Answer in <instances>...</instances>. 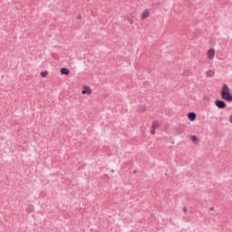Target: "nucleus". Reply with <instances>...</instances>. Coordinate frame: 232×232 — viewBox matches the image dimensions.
I'll list each match as a JSON object with an SVG mask.
<instances>
[{
  "instance_id": "obj_15",
  "label": "nucleus",
  "mask_w": 232,
  "mask_h": 232,
  "mask_svg": "<svg viewBox=\"0 0 232 232\" xmlns=\"http://www.w3.org/2000/svg\"><path fill=\"white\" fill-rule=\"evenodd\" d=\"M150 134H151V135H155V129H152V130H150Z\"/></svg>"
},
{
  "instance_id": "obj_18",
  "label": "nucleus",
  "mask_w": 232,
  "mask_h": 232,
  "mask_svg": "<svg viewBox=\"0 0 232 232\" xmlns=\"http://www.w3.org/2000/svg\"><path fill=\"white\" fill-rule=\"evenodd\" d=\"M229 122H231V124H232V115H230V117H229Z\"/></svg>"
},
{
  "instance_id": "obj_16",
  "label": "nucleus",
  "mask_w": 232,
  "mask_h": 232,
  "mask_svg": "<svg viewBox=\"0 0 232 232\" xmlns=\"http://www.w3.org/2000/svg\"><path fill=\"white\" fill-rule=\"evenodd\" d=\"M184 213H188V208L186 207L183 208Z\"/></svg>"
},
{
  "instance_id": "obj_4",
  "label": "nucleus",
  "mask_w": 232,
  "mask_h": 232,
  "mask_svg": "<svg viewBox=\"0 0 232 232\" xmlns=\"http://www.w3.org/2000/svg\"><path fill=\"white\" fill-rule=\"evenodd\" d=\"M150 17V10L146 9L142 14H141V20L144 21V19H148Z\"/></svg>"
},
{
  "instance_id": "obj_13",
  "label": "nucleus",
  "mask_w": 232,
  "mask_h": 232,
  "mask_svg": "<svg viewBox=\"0 0 232 232\" xmlns=\"http://www.w3.org/2000/svg\"><path fill=\"white\" fill-rule=\"evenodd\" d=\"M27 211H30V213H34V206L29 207V208H27Z\"/></svg>"
},
{
  "instance_id": "obj_7",
  "label": "nucleus",
  "mask_w": 232,
  "mask_h": 232,
  "mask_svg": "<svg viewBox=\"0 0 232 232\" xmlns=\"http://www.w3.org/2000/svg\"><path fill=\"white\" fill-rule=\"evenodd\" d=\"M62 75H70V71L67 68L61 69Z\"/></svg>"
},
{
  "instance_id": "obj_17",
  "label": "nucleus",
  "mask_w": 232,
  "mask_h": 232,
  "mask_svg": "<svg viewBox=\"0 0 232 232\" xmlns=\"http://www.w3.org/2000/svg\"><path fill=\"white\" fill-rule=\"evenodd\" d=\"M209 209L210 211H215V207H211Z\"/></svg>"
},
{
  "instance_id": "obj_3",
  "label": "nucleus",
  "mask_w": 232,
  "mask_h": 232,
  "mask_svg": "<svg viewBox=\"0 0 232 232\" xmlns=\"http://www.w3.org/2000/svg\"><path fill=\"white\" fill-rule=\"evenodd\" d=\"M207 57L209 60L215 59V49H210L208 51Z\"/></svg>"
},
{
  "instance_id": "obj_1",
  "label": "nucleus",
  "mask_w": 232,
  "mask_h": 232,
  "mask_svg": "<svg viewBox=\"0 0 232 232\" xmlns=\"http://www.w3.org/2000/svg\"><path fill=\"white\" fill-rule=\"evenodd\" d=\"M221 97L224 101H227L228 102H232V95L229 92V87L227 84H224L221 91Z\"/></svg>"
},
{
  "instance_id": "obj_19",
  "label": "nucleus",
  "mask_w": 232,
  "mask_h": 232,
  "mask_svg": "<svg viewBox=\"0 0 232 232\" xmlns=\"http://www.w3.org/2000/svg\"><path fill=\"white\" fill-rule=\"evenodd\" d=\"M130 24H133V20H130Z\"/></svg>"
},
{
  "instance_id": "obj_9",
  "label": "nucleus",
  "mask_w": 232,
  "mask_h": 232,
  "mask_svg": "<svg viewBox=\"0 0 232 232\" xmlns=\"http://www.w3.org/2000/svg\"><path fill=\"white\" fill-rule=\"evenodd\" d=\"M160 127V125H159V121H152V130H157Z\"/></svg>"
},
{
  "instance_id": "obj_11",
  "label": "nucleus",
  "mask_w": 232,
  "mask_h": 232,
  "mask_svg": "<svg viewBox=\"0 0 232 232\" xmlns=\"http://www.w3.org/2000/svg\"><path fill=\"white\" fill-rule=\"evenodd\" d=\"M41 77H48V72L47 71L42 72Z\"/></svg>"
},
{
  "instance_id": "obj_14",
  "label": "nucleus",
  "mask_w": 232,
  "mask_h": 232,
  "mask_svg": "<svg viewBox=\"0 0 232 232\" xmlns=\"http://www.w3.org/2000/svg\"><path fill=\"white\" fill-rule=\"evenodd\" d=\"M76 19H77V20H81V19H82V16L81 14H78V15L76 16Z\"/></svg>"
},
{
  "instance_id": "obj_10",
  "label": "nucleus",
  "mask_w": 232,
  "mask_h": 232,
  "mask_svg": "<svg viewBox=\"0 0 232 232\" xmlns=\"http://www.w3.org/2000/svg\"><path fill=\"white\" fill-rule=\"evenodd\" d=\"M138 111L144 112L146 111V105H141L138 108Z\"/></svg>"
},
{
  "instance_id": "obj_12",
  "label": "nucleus",
  "mask_w": 232,
  "mask_h": 232,
  "mask_svg": "<svg viewBox=\"0 0 232 232\" xmlns=\"http://www.w3.org/2000/svg\"><path fill=\"white\" fill-rule=\"evenodd\" d=\"M191 140L192 142H198V138H197V136H192Z\"/></svg>"
},
{
  "instance_id": "obj_8",
  "label": "nucleus",
  "mask_w": 232,
  "mask_h": 232,
  "mask_svg": "<svg viewBox=\"0 0 232 232\" xmlns=\"http://www.w3.org/2000/svg\"><path fill=\"white\" fill-rule=\"evenodd\" d=\"M206 75H207V77H213V75H215V71L208 70L206 72Z\"/></svg>"
},
{
  "instance_id": "obj_6",
  "label": "nucleus",
  "mask_w": 232,
  "mask_h": 232,
  "mask_svg": "<svg viewBox=\"0 0 232 232\" xmlns=\"http://www.w3.org/2000/svg\"><path fill=\"white\" fill-rule=\"evenodd\" d=\"M188 120L193 121L195 119H197V113L195 112H188Z\"/></svg>"
},
{
  "instance_id": "obj_2",
  "label": "nucleus",
  "mask_w": 232,
  "mask_h": 232,
  "mask_svg": "<svg viewBox=\"0 0 232 232\" xmlns=\"http://www.w3.org/2000/svg\"><path fill=\"white\" fill-rule=\"evenodd\" d=\"M215 105L217 106V108H218L219 110H224V108H226V102L221 101V100H217L215 102Z\"/></svg>"
},
{
  "instance_id": "obj_5",
  "label": "nucleus",
  "mask_w": 232,
  "mask_h": 232,
  "mask_svg": "<svg viewBox=\"0 0 232 232\" xmlns=\"http://www.w3.org/2000/svg\"><path fill=\"white\" fill-rule=\"evenodd\" d=\"M82 95H92V89L85 86V90L82 91Z\"/></svg>"
}]
</instances>
